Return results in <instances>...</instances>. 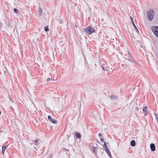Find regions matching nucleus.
I'll list each match as a JSON object with an SVG mask.
<instances>
[{"mask_svg":"<svg viewBox=\"0 0 158 158\" xmlns=\"http://www.w3.org/2000/svg\"><path fill=\"white\" fill-rule=\"evenodd\" d=\"M147 19L150 21L152 20L153 19V16L155 15V11L152 9H150L147 12Z\"/></svg>","mask_w":158,"mask_h":158,"instance_id":"1","label":"nucleus"},{"mask_svg":"<svg viewBox=\"0 0 158 158\" xmlns=\"http://www.w3.org/2000/svg\"><path fill=\"white\" fill-rule=\"evenodd\" d=\"M127 54L124 56V57L128 60L130 62L137 64H138L139 65V64L134 59H133L132 58L130 54L129 53L128 51L127 52Z\"/></svg>","mask_w":158,"mask_h":158,"instance_id":"2","label":"nucleus"},{"mask_svg":"<svg viewBox=\"0 0 158 158\" xmlns=\"http://www.w3.org/2000/svg\"><path fill=\"white\" fill-rule=\"evenodd\" d=\"M83 30L89 35H90L95 32V29L90 26L83 29Z\"/></svg>","mask_w":158,"mask_h":158,"instance_id":"3","label":"nucleus"},{"mask_svg":"<svg viewBox=\"0 0 158 158\" xmlns=\"http://www.w3.org/2000/svg\"><path fill=\"white\" fill-rule=\"evenodd\" d=\"M151 29L155 35L158 37V26H152Z\"/></svg>","mask_w":158,"mask_h":158,"instance_id":"4","label":"nucleus"},{"mask_svg":"<svg viewBox=\"0 0 158 158\" xmlns=\"http://www.w3.org/2000/svg\"><path fill=\"white\" fill-rule=\"evenodd\" d=\"M130 19L131 20V21L133 24V25L134 28H135V30H136L137 32L138 33V34H139V30H138L137 27L135 25L132 18L131 16H130Z\"/></svg>","mask_w":158,"mask_h":158,"instance_id":"5","label":"nucleus"},{"mask_svg":"<svg viewBox=\"0 0 158 158\" xmlns=\"http://www.w3.org/2000/svg\"><path fill=\"white\" fill-rule=\"evenodd\" d=\"M48 118L51 122L55 124L57 123V120L55 119H52L50 115L48 116Z\"/></svg>","mask_w":158,"mask_h":158,"instance_id":"6","label":"nucleus"},{"mask_svg":"<svg viewBox=\"0 0 158 158\" xmlns=\"http://www.w3.org/2000/svg\"><path fill=\"white\" fill-rule=\"evenodd\" d=\"M150 147L152 151H154L155 150V146L154 144H151L150 145Z\"/></svg>","mask_w":158,"mask_h":158,"instance_id":"7","label":"nucleus"},{"mask_svg":"<svg viewBox=\"0 0 158 158\" xmlns=\"http://www.w3.org/2000/svg\"><path fill=\"white\" fill-rule=\"evenodd\" d=\"M147 109L148 107L147 106H144L143 109V111L145 112V114L144 115V116H146L147 114H148Z\"/></svg>","mask_w":158,"mask_h":158,"instance_id":"8","label":"nucleus"},{"mask_svg":"<svg viewBox=\"0 0 158 158\" xmlns=\"http://www.w3.org/2000/svg\"><path fill=\"white\" fill-rule=\"evenodd\" d=\"M131 145L132 147H134L135 145V140H132L131 142Z\"/></svg>","mask_w":158,"mask_h":158,"instance_id":"9","label":"nucleus"},{"mask_svg":"<svg viewBox=\"0 0 158 158\" xmlns=\"http://www.w3.org/2000/svg\"><path fill=\"white\" fill-rule=\"evenodd\" d=\"M39 10V16H40L42 15V10L41 9V8L40 7H39V8L38 9Z\"/></svg>","mask_w":158,"mask_h":158,"instance_id":"10","label":"nucleus"},{"mask_svg":"<svg viewBox=\"0 0 158 158\" xmlns=\"http://www.w3.org/2000/svg\"><path fill=\"white\" fill-rule=\"evenodd\" d=\"M92 148L93 149V151L94 152V153L96 154L97 153V149L98 148L96 147H94V146L92 147Z\"/></svg>","mask_w":158,"mask_h":158,"instance_id":"11","label":"nucleus"},{"mask_svg":"<svg viewBox=\"0 0 158 158\" xmlns=\"http://www.w3.org/2000/svg\"><path fill=\"white\" fill-rule=\"evenodd\" d=\"M7 147H8V146H4L2 147V153L3 154L4 153V152L6 150V149Z\"/></svg>","mask_w":158,"mask_h":158,"instance_id":"12","label":"nucleus"},{"mask_svg":"<svg viewBox=\"0 0 158 158\" xmlns=\"http://www.w3.org/2000/svg\"><path fill=\"white\" fill-rule=\"evenodd\" d=\"M110 98L112 99H116V97L114 95V94H111L110 96Z\"/></svg>","mask_w":158,"mask_h":158,"instance_id":"13","label":"nucleus"},{"mask_svg":"<svg viewBox=\"0 0 158 158\" xmlns=\"http://www.w3.org/2000/svg\"><path fill=\"white\" fill-rule=\"evenodd\" d=\"M75 134L76 135V136L78 138H80L81 137V134L79 133H77V132H76L75 133Z\"/></svg>","mask_w":158,"mask_h":158,"instance_id":"14","label":"nucleus"},{"mask_svg":"<svg viewBox=\"0 0 158 158\" xmlns=\"http://www.w3.org/2000/svg\"><path fill=\"white\" fill-rule=\"evenodd\" d=\"M13 10L14 11V12H15V13L16 14H18V13H19V10H18L16 9V8H14V9H13Z\"/></svg>","mask_w":158,"mask_h":158,"instance_id":"15","label":"nucleus"},{"mask_svg":"<svg viewBox=\"0 0 158 158\" xmlns=\"http://www.w3.org/2000/svg\"><path fill=\"white\" fill-rule=\"evenodd\" d=\"M44 31H49V28L48 26H45L44 27Z\"/></svg>","mask_w":158,"mask_h":158,"instance_id":"16","label":"nucleus"},{"mask_svg":"<svg viewBox=\"0 0 158 158\" xmlns=\"http://www.w3.org/2000/svg\"><path fill=\"white\" fill-rule=\"evenodd\" d=\"M103 148L104 149L105 148H108V147L106 145V143L105 142H104V145H103Z\"/></svg>","mask_w":158,"mask_h":158,"instance_id":"17","label":"nucleus"},{"mask_svg":"<svg viewBox=\"0 0 158 158\" xmlns=\"http://www.w3.org/2000/svg\"><path fill=\"white\" fill-rule=\"evenodd\" d=\"M106 153L109 156L110 158H111V154L110 153V151H109L107 152H106Z\"/></svg>","mask_w":158,"mask_h":158,"instance_id":"18","label":"nucleus"},{"mask_svg":"<svg viewBox=\"0 0 158 158\" xmlns=\"http://www.w3.org/2000/svg\"><path fill=\"white\" fill-rule=\"evenodd\" d=\"M51 80L55 81V80L54 79L52 80L50 78H48L47 79V81L48 82L49 81Z\"/></svg>","mask_w":158,"mask_h":158,"instance_id":"19","label":"nucleus"},{"mask_svg":"<svg viewBox=\"0 0 158 158\" xmlns=\"http://www.w3.org/2000/svg\"><path fill=\"white\" fill-rule=\"evenodd\" d=\"M156 117V119L157 120V121H158V115L156 113H154Z\"/></svg>","mask_w":158,"mask_h":158,"instance_id":"20","label":"nucleus"},{"mask_svg":"<svg viewBox=\"0 0 158 158\" xmlns=\"http://www.w3.org/2000/svg\"><path fill=\"white\" fill-rule=\"evenodd\" d=\"M104 72L106 73H108L110 71L109 70H104Z\"/></svg>","mask_w":158,"mask_h":158,"instance_id":"21","label":"nucleus"},{"mask_svg":"<svg viewBox=\"0 0 158 158\" xmlns=\"http://www.w3.org/2000/svg\"><path fill=\"white\" fill-rule=\"evenodd\" d=\"M38 141L37 140H35L34 141V143L35 144H38Z\"/></svg>","mask_w":158,"mask_h":158,"instance_id":"22","label":"nucleus"},{"mask_svg":"<svg viewBox=\"0 0 158 158\" xmlns=\"http://www.w3.org/2000/svg\"><path fill=\"white\" fill-rule=\"evenodd\" d=\"M98 136L100 138H101L102 137V135L101 133H99L98 134Z\"/></svg>","mask_w":158,"mask_h":158,"instance_id":"23","label":"nucleus"},{"mask_svg":"<svg viewBox=\"0 0 158 158\" xmlns=\"http://www.w3.org/2000/svg\"><path fill=\"white\" fill-rule=\"evenodd\" d=\"M104 150H105L106 152H107L108 151H109L108 148H105V149H104Z\"/></svg>","mask_w":158,"mask_h":158,"instance_id":"24","label":"nucleus"},{"mask_svg":"<svg viewBox=\"0 0 158 158\" xmlns=\"http://www.w3.org/2000/svg\"><path fill=\"white\" fill-rule=\"evenodd\" d=\"M101 139V142L103 143L104 142V139L103 138H100Z\"/></svg>","mask_w":158,"mask_h":158,"instance_id":"25","label":"nucleus"},{"mask_svg":"<svg viewBox=\"0 0 158 158\" xmlns=\"http://www.w3.org/2000/svg\"><path fill=\"white\" fill-rule=\"evenodd\" d=\"M8 70H5V71H4V73H5V74H6V73H8Z\"/></svg>","mask_w":158,"mask_h":158,"instance_id":"26","label":"nucleus"},{"mask_svg":"<svg viewBox=\"0 0 158 158\" xmlns=\"http://www.w3.org/2000/svg\"><path fill=\"white\" fill-rule=\"evenodd\" d=\"M63 23V21L62 20H61L60 21L59 23L60 24H62Z\"/></svg>","mask_w":158,"mask_h":158,"instance_id":"27","label":"nucleus"},{"mask_svg":"<svg viewBox=\"0 0 158 158\" xmlns=\"http://www.w3.org/2000/svg\"><path fill=\"white\" fill-rule=\"evenodd\" d=\"M135 109L137 111H138L139 110V108L138 107H136L135 108Z\"/></svg>","mask_w":158,"mask_h":158,"instance_id":"28","label":"nucleus"},{"mask_svg":"<svg viewBox=\"0 0 158 158\" xmlns=\"http://www.w3.org/2000/svg\"><path fill=\"white\" fill-rule=\"evenodd\" d=\"M9 99H10V101L12 102H13V101L12 100V99L10 98V95H9Z\"/></svg>","mask_w":158,"mask_h":158,"instance_id":"29","label":"nucleus"},{"mask_svg":"<svg viewBox=\"0 0 158 158\" xmlns=\"http://www.w3.org/2000/svg\"><path fill=\"white\" fill-rule=\"evenodd\" d=\"M101 65V66H102V69H104V68H105L104 66H103L102 65V66L101 65Z\"/></svg>","mask_w":158,"mask_h":158,"instance_id":"30","label":"nucleus"},{"mask_svg":"<svg viewBox=\"0 0 158 158\" xmlns=\"http://www.w3.org/2000/svg\"><path fill=\"white\" fill-rule=\"evenodd\" d=\"M2 27V23L0 22V28Z\"/></svg>","mask_w":158,"mask_h":158,"instance_id":"31","label":"nucleus"}]
</instances>
